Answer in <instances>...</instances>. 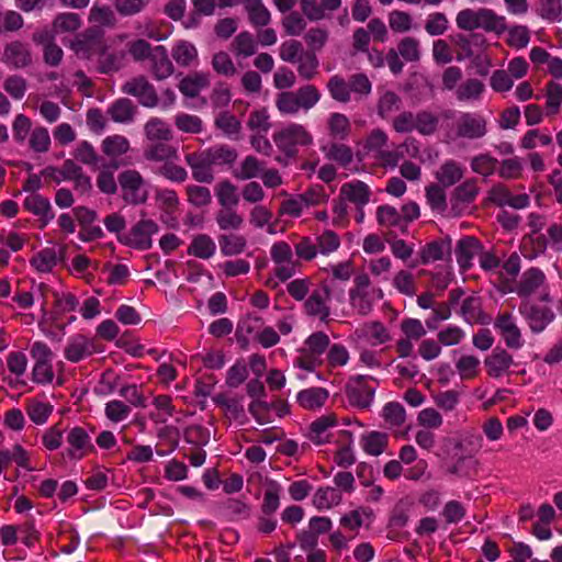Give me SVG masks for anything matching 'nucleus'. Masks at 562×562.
I'll return each mask as SVG.
<instances>
[{
	"mask_svg": "<svg viewBox=\"0 0 562 562\" xmlns=\"http://www.w3.org/2000/svg\"><path fill=\"white\" fill-rule=\"evenodd\" d=\"M439 117L427 110L417 112L402 111L392 117L391 126L398 134H411L417 132L423 136H430L438 130Z\"/></svg>",
	"mask_w": 562,
	"mask_h": 562,
	"instance_id": "f257e3e1",
	"label": "nucleus"
},
{
	"mask_svg": "<svg viewBox=\"0 0 562 562\" xmlns=\"http://www.w3.org/2000/svg\"><path fill=\"white\" fill-rule=\"evenodd\" d=\"M325 155L329 160L336 161L342 167H347L352 162V149L342 143H333L324 148Z\"/></svg>",
	"mask_w": 562,
	"mask_h": 562,
	"instance_id": "338daca9",
	"label": "nucleus"
},
{
	"mask_svg": "<svg viewBox=\"0 0 562 562\" xmlns=\"http://www.w3.org/2000/svg\"><path fill=\"white\" fill-rule=\"evenodd\" d=\"M23 206L26 211L38 216L40 228L43 229L54 218L52 205L48 199L41 194H31L25 198Z\"/></svg>",
	"mask_w": 562,
	"mask_h": 562,
	"instance_id": "393cba45",
	"label": "nucleus"
},
{
	"mask_svg": "<svg viewBox=\"0 0 562 562\" xmlns=\"http://www.w3.org/2000/svg\"><path fill=\"white\" fill-rule=\"evenodd\" d=\"M265 162L256 156L248 155L239 164V167L233 170V176L237 180H250L258 178L263 171Z\"/></svg>",
	"mask_w": 562,
	"mask_h": 562,
	"instance_id": "ea45409f",
	"label": "nucleus"
},
{
	"mask_svg": "<svg viewBox=\"0 0 562 562\" xmlns=\"http://www.w3.org/2000/svg\"><path fill=\"white\" fill-rule=\"evenodd\" d=\"M480 193L477 180L471 178L457 186L450 195V215L460 217L469 212Z\"/></svg>",
	"mask_w": 562,
	"mask_h": 562,
	"instance_id": "6e6552de",
	"label": "nucleus"
},
{
	"mask_svg": "<svg viewBox=\"0 0 562 562\" xmlns=\"http://www.w3.org/2000/svg\"><path fill=\"white\" fill-rule=\"evenodd\" d=\"M330 97L340 103H348L351 101L349 81L345 80L339 75L331 76L326 85Z\"/></svg>",
	"mask_w": 562,
	"mask_h": 562,
	"instance_id": "8fccbe9b",
	"label": "nucleus"
},
{
	"mask_svg": "<svg viewBox=\"0 0 562 562\" xmlns=\"http://www.w3.org/2000/svg\"><path fill=\"white\" fill-rule=\"evenodd\" d=\"M68 448L64 456L70 460H81L94 451V446L87 430L76 426L68 430L66 436Z\"/></svg>",
	"mask_w": 562,
	"mask_h": 562,
	"instance_id": "4468645a",
	"label": "nucleus"
},
{
	"mask_svg": "<svg viewBox=\"0 0 562 562\" xmlns=\"http://www.w3.org/2000/svg\"><path fill=\"white\" fill-rule=\"evenodd\" d=\"M149 60V70L156 80H164L170 77L175 71L172 61L169 58L168 50L162 45L154 47V53L151 54Z\"/></svg>",
	"mask_w": 562,
	"mask_h": 562,
	"instance_id": "5701e85b",
	"label": "nucleus"
},
{
	"mask_svg": "<svg viewBox=\"0 0 562 562\" xmlns=\"http://www.w3.org/2000/svg\"><path fill=\"white\" fill-rule=\"evenodd\" d=\"M546 115L554 116L559 113L562 104V86L554 81L546 85Z\"/></svg>",
	"mask_w": 562,
	"mask_h": 562,
	"instance_id": "13d9d810",
	"label": "nucleus"
},
{
	"mask_svg": "<svg viewBox=\"0 0 562 562\" xmlns=\"http://www.w3.org/2000/svg\"><path fill=\"white\" fill-rule=\"evenodd\" d=\"M518 310L533 334L542 333L555 317L550 307L539 306L530 301H522Z\"/></svg>",
	"mask_w": 562,
	"mask_h": 562,
	"instance_id": "f8f14e48",
	"label": "nucleus"
},
{
	"mask_svg": "<svg viewBox=\"0 0 562 562\" xmlns=\"http://www.w3.org/2000/svg\"><path fill=\"white\" fill-rule=\"evenodd\" d=\"M393 286L406 296H414L417 292V285L414 276L408 270L397 271L392 279Z\"/></svg>",
	"mask_w": 562,
	"mask_h": 562,
	"instance_id": "69168bd1",
	"label": "nucleus"
},
{
	"mask_svg": "<svg viewBox=\"0 0 562 562\" xmlns=\"http://www.w3.org/2000/svg\"><path fill=\"white\" fill-rule=\"evenodd\" d=\"M494 328L498 331L507 348L518 350L524 346L521 330L512 313H499L494 319Z\"/></svg>",
	"mask_w": 562,
	"mask_h": 562,
	"instance_id": "2eb2a0df",
	"label": "nucleus"
},
{
	"mask_svg": "<svg viewBox=\"0 0 562 562\" xmlns=\"http://www.w3.org/2000/svg\"><path fill=\"white\" fill-rule=\"evenodd\" d=\"M2 60L11 68H25L32 63V54L29 45L20 41H13L4 46Z\"/></svg>",
	"mask_w": 562,
	"mask_h": 562,
	"instance_id": "412c9836",
	"label": "nucleus"
},
{
	"mask_svg": "<svg viewBox=\"0 0 562 562\" xmlns=\"http://www.w3.org/2000/svg\"><path fill=\"white\" fill-rule=\"evenodd\" d=\"M122 198L130 204H142L147 200L145 180L135 169L122 171L117 177Z\"/></svg>",
	"mask_w": 562,
	"mask_h": 562,
	"instance_id": "1a4fd4ad",
	"label": "nucleus"
},
{
	"mask_svg": "<svg viewBox=\"0 0 562 562\" xmlns=\"http://www.w3.org/2000/svg\"><path fill=\"white\" fill-rule=\"evenodd\" d=\"M370 382L378 384L375 379L368 375H357L349 379L346 385V395L350 405L362 409L371 406L376 386L371 385Z\"/></svg>",
	"mask_w": 562,
	"mask_h": 562,
	"instance_id": "423d86ee",
	"label": "nucleus"
},
{
	"mask_svg": "<svg viewBox=\"0 0 562 562\" xmlns=\"http://www.w3.org/2000/svg\"><path fill=\"white\" fill-rule=\"evenodd\" d=\"M170 140L150 142L144 149V157L150 161H164L178 157V149L169 144Z\"/></svg>",
	"mask_w": 562,
	"mask_h": 562,
	"instance_id": "7c9ffc66",
	"label": "nucleus"
},
{
	"mask_svg": "<svg viewBox=\"0 0 562 562\" xmlns=\"http://www.w3.org/2000/svg\"><path fill=\"white\" fill-rule=\"evenodd\" d=\"M218 245L223 256H237L245 251L247 239L238 234H223L218 236Z\"/></svg>",
	"mask_w": 562,
	"mask_h": 562,
	"instance_id": "49530a36",
	"label": "nucleus"
},
{
	"mask_svg": "<svg viewBox=\"0 0 562 562\" xmlns=\"http://www.w3.org/2000/svg\"><path fill=\"white\" fill-rule=\"evenodd\" d=\"M477 29L487 32H502L505 30V18L498 16L490 9L477 10Z\"/></svg>",
	"mask_w": 562,
	"mask_h": 562,
	"instance_id": "bf43d9fd",
	"label": "nucleus"
},
{
	"mask_svg": "<svg viewBox=\"0 0 562 562\" xmlns=\"http://www.w3.org/2000/svg\"><path fill=\"white\" fill-rule=\"evenodd\" d=\"M144 132L149 142L171 140L173 138L170 125L159 117L149 119L144 126Z\"/></svg>",
	"mask_w": 562,
	"mask_h": 562,
	"instance_id": "58836bf2",
	"label": "nucleus"
},
{
	"mask_svg": "<svg viewBox=\"0 0 562 562\" xmlns=\"http://www.w3.org/2000/svg\"><path fill=\"white\" fill-rule=\"evenodd\" d=\"M402 98L394 91L387 90L380 94L376 101V114L382 120H389L402 108Z\"/></svg>",
	"mask_w": 562,
	"mask_h": 562,
	"instance_id": "473e14b6",
	"label": "nucleus"
},
{
	"mask_svg": "<svg viewBox=\"0 0 562 562\" xmlns=\"http://www.w3.org/2000/svg\"><path fill=\"white\" fill-rule=\"evenodd\" d=\"M328 134L333 139L345 140L351 133V123L342 113H331L327 119Z\"/></svg>",
	"mask_w": 562,
	"mask_h": 562,
	"instance_id": "4c0bfd02",
	"label": "nucleus"
},
{
	"mask_svg": "<svg viewBox=\"0 0 562 562\" xmlns=\"http://www.w3.org/2000/svg\"><path fill=\"white\" fill-rule=\"evenodd\" d=\"M464 166L454 160L448 159L443 161L435 172V178L442 187H452L457 184L464 176Z\"/></svg>",
	"mask_w": 562,
	"mask_h": 562,
	"instance_id": "a878e982",
	"label": "nucleus"
},
{
	"mask_svg": "<svg viewBox=\"0 0 562 562\" xmlns=\"http://www.w3.org/2000/svg\"><path fill=\"white\" fill-rule=\"evenodd\" d=\"M89 22L94 24V27H112L115 24V15L112 9L108 5L94 4L89 12Z\"/></svg>",
	"mask_w": 562,
	"mask_h": 562,
	"instance_id": "774afa93",
	"label": "nucleus"
},
{
	"mask_svg": "<svg viewBox=\"0 0 562 562\" xmlns=\"http://www.w3.org/2000/svg\"><path fill=\"white\" fill-rule=\"evenodd\" d=\"M454 138L480 139L487 134V120L480 113L462 112L453 124Z\"/></svg>",
	"mask_w": 562,
	"mask_h": 562,
	"instance_id": "0eeeda50",
	"label": "nucleus"
},
{
	"mask_svg": "<svg viewBox=\"0 0 562 562\" xmlns=\"http://www.w3.org/2000/svg\"><path fill=\"white\" fill-rule=\"evenodd\" d=\"M215 194L222 209L235 207L239 203L237 187L229 180L218 182Z\"/></svg>",
	"mask_w": 562,
	"mask_h": 562,
	"instance_id": "de8ad7c7",
	"label": "nucleus"
},
{
	"mask_svg": "<svg viewBox=\"0 0 562 562\" xmlns=\"http://www.w3.org/2000/svg\"><path fill=\"white\" fill-rule=\"evenodd\" d=\"M158 232V225L151 220H140L124 238V244L139 250L151 248V236Z\"/></svg>",
	"mask_w": 562,
	"mask_h": 562,
	"instance_id": "6ab92c4d",
	"label": "nucleus"
},
{
	"mask_svg": "<svg viewBox=\"0 0 562 562\" xmlns=\"http://www.w3.org/2000/svg\"><path fill=\"white\" fill-rule=\"evenodd\" d=\"M130 148V140L125 136L119 134L106 136L101 143L102 153L111 159L126 154Z\"/></svg>",
	"mask_w": 562,
	"mask_h": 562,
	"instance_id": "37998d69",
	"label": "nucleus"
},
{
	"mask_svg": "<svg viewBox=\"0 0 562 562\" xmlns=\"http://www.w3.org/2000/svg\"><path fill=\"white\" fill-rule=\"evenodd\" d=\"M270 257L276 265L274 278H268L266 285L276 289L279 282H285L295 274L299 262L293 258L292 247L286 241L274 243L270 248Z\"/></svg>",
	"mask_w": 562,
	"mask_h": 562,
	"instance_id": "7ed1b4c3",
	"label": "nucleus"
},
{
	"mask_svg": "<svg viewBox=\"0 0 562 562\" xmlns=\"http://www.w3.org/2000/svg\"><path fill=\"white\" fill-rule=\"evenodd\" d=\"M216 251V244L207 234L195 235L188 247V255L199 259H210Z\"/></svg>",
	"mask_w": 562,
	"mask_h": 562,
	"instance_id": "2f4dec72",
	"label": "nucleus"
},
{
	"mask_svg": "<svg viewBox=\"0 0 562 562\" xmlns=\"http://www.w3.org/2000/svg\"><path fill=\"white\" fill-rule=\"evenodd\" d=\"M389 443V436L385 432L370 431L361 440L363 450L371 456H380Z\"/></svg>",
	"mask_w": 562,
	"mask_h": 562,
	"instance_id": "3c124183",
	"label": "nucleus"
},
{
	"mask_svg": "<svg viewBox=\"0 0 562 562\" xmlns=\"http://www.w3.org/2000/svg\"><path fill=\"white\" fill-rule=\"evenodd\" d=\"M317 251L322 256H329L340 247V237L334 231L325 229L315 238Z\"/></svg>",
	"mask_w": 562,
	"mask_h": 562,
	"instance_id": "e2e57ef3",
	"label": "nucleus"
},
{
	"mask_svg": "<svg viewBox=\"0 0 562 562\" xmlns=\"http://www.w3.org/2000/svg\"><path fill=\"white\" fill-rule=\"evenodd\" d=\"M233 53L237 57H249L256 53L257 43L249 32L239 33L232 43Z\"/></svg>",
	"mask_w": 562,
	"mask_h": 562,
	"instance_id": "680f3d73",
	"label": "nucleus"
},
{
	"mask_svg": "<svg viewBox=\"0 0 562 562\" xmlns=\"http://www.w3.org/2000/svg\"><path fill=\"white\" fill-rule=\"evenodd\" d=\"M376 221L383 227H400L403 234L407 233L406 225H403L401 213L392 205H380L376 209Z\"/></svg>",
	"mask_w": 562,
	"mask_h": 562,
	"instance_id": "a18cd8bd",
	"label": "nucleus"
},
{
	"mask_svg": "<svg viewBox=\"0 0 562 562\" xmlns=\"http://www.w3.org/2000/svg\"><path fill=\"white\" fill-rule=\"evenodd\" d=\"M81 26L80 15L72 12L59 13L53 21V33H74Z\"/></svg>",
	"mask_w": 562,
	"mask_h": 562,
	"instance_id": "603ef678",
	"label": "nucleus"
},
{
	"mask_svg": "<svg viewBox=\"0 0 562 562\" xmlns=\"http://www.w3.org/2000/svg\"><path fill=\"white\" fill-rule=\"evenodd\" d=\"M280 493H281V486L274 482L271 481L263 494V501L260 507L261 514L266 516H272L280 506Z\"/></svg>",
	"mask_w": 562,
	"mask_h": 562,
	"instance_id": "052dcab7",
	"label": "nucleus"
},
{
	"mask_svg": "<svg viewBox=\"0 0 562 562\" xmlns=\"http://www.w3.org/2000/svg\"><path fill=\"white\" fill-rule=\"evenodd\" d=\"M278 149L286 157L293 158L297 155L299 146H308L313 143L312 134L305 126L297 123H291L272 136Z\"/></svg>",
	"mask_w": 562,
	"mask_h": 562,
	"instance_id": "20e7f679",
	"label": "nucleus"
},
{
	"mask_svg": "<svg viewBox=\"0 0 562 562\" xmlns=\"http://www.w3.org/2000/svg\"><path fill=\"white\" fill-rule=\"evenodd\" d=\"M294 100L296 101V109L300 112L303 110L304 112L310 111L314 108L321 100L322 93L314 85H304L299 89L293 91Z\"/></svg>",
	"mask_w": 562,
	"mask_h": 562,
	"instance_id": "e433bc0d",
	"label": "nucleus"
},
{
	"mask_svg": "<svg viewBox=\"0 0 562 562\" xmlns=\"http://www.w3.org/2000/svg\"><path fill=\"white\" fill-rule=\"evenodd\" d=\"M122 92L135 97L145 108H155L159 102L154 85L144 75L127 80L122 86Z\"/></svg>",
	"mask_w": 562,
	"mask_h": 562,
	"instance_id": "9b49d317",
	"label": "nucleus"
},
{
	"mask_svg": "<svg viewBox=\"0 0 562 562\" xmlns=\"http://www.w3.org/2000/svg\"><path fill=\"white\" fill-rule=\"evenodd\" d=\"M516 366L514 357L505 348L495 347L484 359V368L492 379H501L512 373V368Z\"/></svg>",
	"mask_w": 562,
	"mask_h": 562,
	"instance_id": "dca6fc26",
	"label": "nucleus"
},
{
	"mask_svg": "<svg viewBox=\"0 0 562 562\" xmlns=\"http://www.w3.org/2000/svg\"><path fill=\"white\" fill-rule=\"evenodd\" d=\"M329 397V392L319 386H313L300 391L296 395L297 404L307 411L321 409Z\"/></svg>",
	"mask_w": 562,
	"mask_h": 562,
	"instance_id": "cd10ccee",
	"label": "nucleus"
},
{
	"mask_svg": "<svg viewBox=\"0 0 562 562\" xmlns=\"http://www.w3.org/2000/svg\"><path fill=\"white\" fill-rule=\"evenodd\" d=\"M294 100L296 101V109L300 112L303 110L304 112L310 111L314 108L321 100L322 93L314 85H304L299 89L293 91Z\"/></svg>",
	"mask_w": 562,
	"mask_h": 562,
	"instance_id": "c9c22d12",
	"label": "nucleus"
},
{
	"mask_svg": "<svg viewBox=\"0 0 562 562\" xmlns=\"http://www.w3.org/2000/svg\"><path fill=\"white\" fill-rule=\"evenodd\" d=\"M172 58L181 67H189L198 58L195 46L187 41L178 42L171 52Z\"/></svg>",
	"mask_w": 562,
	"mask_h": 562,
	"instance_id": "6e6d98bb",
	"label": "nucleus"
},
{
	"mask_svg": "<svg viewBox=\"0 0 562 562\" xmlns=\"http://www.w3.org/2000/svg\"><path fill=\"white\" fill-rule=\"evenodd\" d=\"M340 196L356 204L357 207H363L370 201L371 190L364 182L353 180L341 186Z\"/></svg>",
	"mask_w": 562,
	"mask_h": 562,
	"instance_id": "bb28decb",
	"label": "nucleus"
},
{
	"mask_svg": "<svg viewBox=\"0 0 562 562\" xmlns=\"http://www.w3.org/2000/svg\"><path fill=\"white\" fill-rule=\"evenodd\" d=\"M460 314L469 324L485 323V316L479 296L471 295L464 299L461 304Z\"/></svg>",
	"mask_w": 562,
	"mask_h": 562,
	"instance_id": "a19ab883",
	"label": "nucleus"
},
{
	"mask_svg": "<svg viewBox=\"0 0 562 562\" xmlns=\"http://www.w3.org/2000/svg\"><path fill=\"white\" fill-rule=\"evenodd\" d=\"M70 48L78 57L89 59L105 49L103 32L98 27H89L75 37Z\"/></svg>",
	"mask_w": 562,
	"mask_h": 562,
	"instance_id": "9d476101",
	"label": "nucleus"
},
{
	"mask_svg": "<svg viewBox=\"0 0 562 562\" xmlns=\"http://www.w3.org/2000/svg\"><path fill=\"white\" fill-rule=\"evenodd\" d=\"M484 249L482 243L474 236H464L457 241L454 254L459 267L467 271L473 266L475 256Z\"/></svg>",
	"mask_w": 562,
	"mask_h": 562,
	"instance_id": "aec40b11",
	"label": "nucleus"
},
{
	"mask_svg": "<svg viewBox=\"0 0 562 562\" xmlns=\"http://www.w3.org/2000/svg\"><path fill=\"white\" fill-rule=\"evenodd\" d=\"M336 425L335 415H324L314 420L310 426V439L322 445L327 441V430Z\"/></svg>",
	"mask_w": 562,
	"mask_h": 562,
	"instance_id": "09e8293b",
	"label": "nucleus"
},
{
	"mask_svg": "<svg viewBox=\"0 0 562 562\" xmlns=\"http://www.w3.org/2000/svg\"><path fill=\"white\" fill-rule=\"evenodd\" d=\"M213 402L234 419L244 415L243 396L229 397L225 393H218L213 397Z\"/></svg>",
	"mask_w": 562,
	"mask_h": 562,
	"instance_id": "5fc2aeb1",
	"label": "nucleus"
},
{
	"mask_svg": "<svg viewBox=\"0 0 562 562\" xmlns=\"http://www.w3.org/2000/svg\"><path fill=\"white\" fill-rule=\"evenodd\" d=\"M211 83L210 74L193 72L181 79L179 82L180 92L188 98H195L201 90L207 88Z\"/></svg>",
	"mask_w": 562,
	"mask_h": 562,
	"instance_id": "c756f323",
	"label": "nucleus"
},
{
	"mask_svg": "<svg viewBox=\"0 0 562 562\" xmlns=\"http://www.w3.org/2000/svg\"><path fill=\"white\" fill-rule=\"evenodd\" d=\"M53 412V406L49 403L41 402L31 398L26 403V413L30 419L36 425H43L48 419Z\"/></svg>",
	"mask_w": 562,
	"mask_h": 562,
	"instance_id": "0e129e2a",
	"label": "nucleus"
},
{
	"mask_svg": "<svg viewBox=\"0 0 562 562\" xmlns=\"http://www.w3.org/2000/svg\"><path fill=\"white\" fill-rule=\"evenodd\" d=\"M295 64L299 76L305 81H311L318 75L319 60L315 52L306 50Z\"/></svg>",
	"mask_w": 562,
	"mask_h": 562,
	"instance_id": "c03bdc74",
	"label": "nucleus"
},
{
	"mask_svg": "<svg viewBox=\"0 0 562 562\" xmlns=\"http://www.w3.org/2000/svg\"><path fill=\"white\" fill-rule=\"evenodd\" d=\"M100 351L94 339L78 334L68 339L64 356L68 361L77 363Z\"/></svg>",
	"mask_w": 562,
	"mask_h": 562,
	"instance_id": "a211bd4d",
	"label": "nucleus"
},
{
	"mask_svg": "<svg viewBox=\"0 0 562 562\" xmlns=\"http://www.w3.org/2000/svg\"><path fill=\"white\" fill-rule=\"evenodd\" d=\"M331 296L330 285L323 281L315 288L311 295L305 299L304 311L308 316L317 317L322 322H327L330 315L328 302Z\"/></svg>",
	"mask_w": 562,
	"mask_h": 562,
	"instance_id": "ddd939ff",
	"label": "nucleus"
},
{
	"mask_svg": "<svg viewBox=\"0 0 562 562\" xmlns=\"http://www.w3.org/2000/svg\"><path fill=\"white\" fill-rule=\"evenodd\" d=\"M546 283V276L539 268H529L520 277L514 289L520 297H529L537 293Z\"/></svg>",
	"mask_w": 562,
	"mask_h": 562,
	"instance_id": "4be33fe9",
	"label": "nucleus"
},
{
	"mask_svg": "<svg viewBox=\"0 0 562 562\" xmlns=\"http://www.w3.org/2000/svg\"><path fill=\"white\" fill-rule=\"evenodd\" d=\"M216 224L222 231H237L244 224V218L235 207L221 209L215 215Z\"/></svg>",
	"mask_w": 562,
	"mask_h": 562,
	"instance_id": "4d7b16f0",
	"label": "nucleus"
},
{
	"mask_svg": "<svg viewBox=\"0 0 562 562\" xmlns=\"http://www.w3.org/2000/svg\"><path fill=\"white\" fill-rule=\"evenodd\" d=\"M294 100L296 101V109L300 112L303 110L304 112L310 111L314 108L321 100L322 93L314 85H304L299 89L293 91Z\"/></svg>",
	"mask_w": 562,
	"mask_h": 562,
	"instance_id": "f704fd0d",
	"label": "nucleus"
},
{
	"mask_svg": "<svg viewBox=\"0 0 562 562\" xmlns=\"http://www.w3.org/2000/svg\"><path fill=\"white\" fill-rule=\"evenodd\" d=\"M389 143V135L382 128H373L369 132L363 142V148L373 153L374 157L384 168H395L400 164L401 155L392 149H385Z\"/></svg>",
	"mask_w": 562,
	"mask_h": 562,
	"instance_id": "39448f33",
	"label": "nucleus"
},
{
	"mask_svg": "<svg viewBox=\"0 0 562 562\" xmlns=\"http://www.w3.org/2000/svg\"><path fill=\"white\" fill-rule=\"evenodd\" d=\"M205 151L214 167H232L238 158V151L231 145L216 144L205 148Z\"/></svg>",
	"mask_w": 562,
	"mask_h": 562,
	"instance_id": "c85d7f7f",
	"label": "nucleus"
},
{
	"mask_svg": "<svg viewBox=\"0 0 562 562\" xmlns=\"http://www.w3.org/2000/svg\"><path fill=\"white\" fill-rule=\"evenodd\" d=\"M137 108L127 98H120L108 109V114L116 123H130L133 121Z\"/></svg>",
	"mask_w": 562,
	"mask_h": 562,
	"instance_id": "72a5a7b5",
	"label": "nucleus"
},
{
	"mask_svg": "<svg viewBox=\"0 0 562 562\" xmlns=\"http://www.w3.org/2000/svg\"><path fill=\"white\" fill-rule=\"evenodd\" d=\"M445 187L431 183L426 187V200L434 212L445 214L448 207Z\"/></svg>",
	"mask_w": 562,
	"mask_h": 562,
	"instance_id": "864d4df0",
	"label": "nucleus"
},
{
	"mask_svg": "<svg viewBox=\"0 0 562 562\" xmlns=\"http://www.w3.org/2000/svg\"><path fill=\"white\" fill-rule=\"evenodd\" d=\"M452 240L449 236L426 244L419 251L420 263L442 260L451 255Z\"/></svg>",
	"mask_w": 562,
	"mask_h": 562,
	"instance_id": "b1692460",
	"label": "nucleus"
},
{
	"mask_svg": "<svg viewBox=\"0 0 562 562\" xmlns=\"http://www.w3.org/2000/svg\"><path fill=\"white\" fill-rule=\"evenodd\" d=\"M184 161L190 167L192 178L196 182L210 184L214 181L213 166L205 149L186 154Z\"/></svg>",
	"mask_w": 562,
	"mask_h": 562,
	"instance_id": "f3484780",
	"label": "nucleus"
},
{
	"mask_svg": "<svg viewBox=\"0 0 562 562\" xmlns=\"http://www.w3.org/2000/svg\"><path fill=\"white\" fill-rule=\"evenodd\" d=\"M383 296L382 289L372 285L367 273H358L353 278V286L349 290V302L358 315L368 316L373 311L374 304Z\"/></svg>",
	"mask_w": 562,
	"mask_h": 562,
	"instance_id": "f03ea898",
	"label": "nucleus"
},
{
	"mask_svg": "<svg viewBox=\"0 0 562 562\" xmlns=\"http://www.w3.org/2000/svg\"><path fill=\"white\" fill-rule=\"evenodd\" d=\"M341 501L342 495L340 491L331 486L319 487L313 495V505L319 510L337 506Z\"/></svg>",
	"mask_w": 562,
	"mask_h": 562,
	"instance_id": "79ce46f5",
	"label": "nucleus"
}]
</instances>
